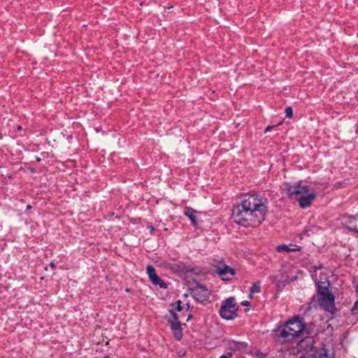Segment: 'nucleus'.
<instances>
[{"label": "nucleus", "mask_w": 358, "mask_h": 358, "mask_svg": "<svg viewBox=\"0 0 358 358\" xmlns=\"http://www.w3.org/2000/svg\"><path fill=\"white\" fill-rule=\"evenodd\" d=\"M266 199L257 194H251L241 203L234 206L232 218L245 227H257L265 220L267 212Z\"/></svg>", "instance_id": "1"}, {"label": "nucleus", "mask_w": 358, "mask_h": 358, "mask_svg": "<svg viewBox=\"0 0 358 358\" xmlns=\"http://www.w3.org/2000/svg\"><path fill=\"white\" fill-rule=\"evenodd\" d=\"M275 336L281 343L290 342L303 335L312 334L310 326L306 327L303 318L299 315L286 321L275 331Z\"/></svg>", "instance_id": "2"}, {"label": "nucleus", "mask_w": 358, "mask_h": 358, "mask_svg": "<svg viewBox=\"0 0 358 358\" xmlns=\"http://www.w3.org/2000/svg\"><path fill=\"white\" fill-rule=\"evenodd\" d=\"M238 306L235 303L234 297H229L222 302L220 310V316L225 320H233L236 317Z\"/></svg>", "instance_id": "3"}, {"label": "nucleus", "mask_w": 358, "mask_h": 358, "mask_svg": "<svg viewBox=\"0 0 358 358\" xmlns=\"http://www.w3.org/2000/svg\"><path fill=\"white\" fill-rule=\"evenodd\" d=\"M309 189V186L301 185V182L287 183L285 185L286 193L292 199L297 200L303 194H307Z\"/></svg>", "instance_id": "4"}, {"label": "nucleus", "mask_w": 358, "mask_h": 358, "mask_svg": "<svg viewBox=\"0 0 358 358\" xmlns=\"http://www.w3.org/2000/svg\"><path fill=\"white\" fill-rule=\"evenodd\" d=\"M317 302L319 305L325 310L334 313L336 310L335 306V298L332 292L324 293V295H317Z\"/></svg>", "instance_id": "5"}, {"label": "nucleus", "mask_w": 358, "mask_h": 358, "mask_svg": "<svg viewBox=\"0 0 358 358\" xmlns=\"http://www.w3.org/2000/svg\"><path fill=\"white\" fill-rule=\"evenodd\" d=\"M192 294L196 301L205 304L210 301V291L200 283L192 289Z\"/></svg>", "instance_id": "6"}, {"label": "nucleus", "mask_w": 358, "mask_h": 358, "mask_svg": "<svg viewBox=\"0 0 358 358\" xmlns=\"http://www.w3.org/2000/svg\"><path fill=\"white\" fill-rule=\"evenodd\" d=\"M315 340L312 334L306 335L297 345L299 351L304 352L308 356H314L315 350L314 347Z\"/></svg>", "instance_id": "7"}, {"label": "nucleus", "mask_w": 358, "mask_h": 358, "mask_svg": "<svg viewBox=\"0 0 358 358\" xmlns=\"http://www.w3.org/2000/svg\"><path fill=\"white\" fill-rule=\"evenodd\" d=\"M170 313L171 317L168 320V322L170 324L171 329L175 338L179 341L182 338L181 322L180 320H181V317L173 310H171Z\"/></svg>", "instance_id": "8"}, {"label": "nucleus", "mask_w": 358, "mask_h": 358, "mask_svg": "<svg viewBox=\"0 0 358 358\" xmlns=\"http://www.w3.org/2000/svg\"><path fill=\"white\" fill-rule=\"evenodd\" d=\"M341 224L350 231L358 233V213L355 216L348 215L342 216Z\"/></svg>", "instance_id": "9"}, {"label": "nucleus", "mask_w": 358, "mask_h": 358, "mask_svg": "<svg viewBox=\"0 0 358 358\" xmlns=\"http://www.w3.org/2000/svg\"><path fill=\"white\" fill-rule=\"evenodd\" d=\"M215 272L223 280H229L232 279L236 274L235 270L226 264L217 266Z\"/></svg>", "instance_id": "10"}, {"label": "nucleus", "mask_w": 358, "mask_h": 358, "mask_svg": "<svg viewBox=\"0 0 358 358\" xmlns=\"http://www.w3.org/2000/svg\"><path fill=\"white\" fill-rule=\"evenodd\" d=\"M225 345L228 350L233 352H244L248 348V344L245 342L230 339L225 341Z\"/></svg>", "instance_id": "11"}, {"label": "nucleus", "mask_w": 358, "mask_h": 358, "mask_svg": "<svg viewBox=\"0 0 358 358\" xmlns=\"http://www.w3.org/2000/svg\"><path fill=\"white\" fill-rule=\"evenodd\" d=\"M315 194L309 189L307 194L301 196L297 200L300 207L306 208L309 207L315 199Z\"/></svg>", "instance_id": "12"}, {"label": "nucleus", "mask_w": 358, "mask_h": 358, "mask_svg": "<svg viewBox=\"0 0 358 358\" xmlns=\"http://www.w3.org/2000/svg\"><path fill=\"white\" fill-rule=\"evenodd\" d=\"M330 282L328 280L318 281L317 283V296L331 292Z\"/></svg>", "instance_id": "13"}, {"label": "nucleus", "mask_w": 358, "mask_h": 358, "mask_svg": "<svg viewBox=\"0 0 358 358\" xmlns=\"http://www.w3.org/2000/svg\"><path fill=\"white\" fill-rule=\"evenodd\" d=\"M195 213L196 211L192 208L187 207L185 208L184 215L191 220L192 224L194 226L197 224Z\"/></svg>", "instance_id": "14"}, {"label": "nucleus", "mask_w": 358, "mask_h": 358, "mask_svg": "<svg viewBox=\"0 0 358 358\" xmlns=\"http://www.w3.org/2000/svg\"><path fill=\"white\" fill-rule=\"evenodd\" d=\"M299 250V247L296 245H278L277 248V250L278 252L285 251V252H289L297 251Z\"/></svg>", "instance_id": "15"}, {"label": "nucleus", "mask_w": 358, "mask_h": 358, "mask_svg": "<svg viewBox=\"0 0 358 358\" xmlns=\"http://www.w3.org/2000/svg\"><path fill=\"white\" fill-rule=\"evenodd\" d=\"M152 283L155 285H159L160 288L166 289L167 284L162 280L157 274L150 278Z\"/></svg>", "instance_id": "16"}, {"label": "nucleus", "mask_w": 358, "mask_h": 358, "mask_svg": "<svg viewBox=\"0 0 358 358\" xmlns=\"http://www.w3.org/2000/svg\"><path fill=\"white\" fill-rule=\"evenodd\" d=\"M146 272L148 275L149 279L157 274L155 267L152 265H148L147 266Z\"/></svg>", "instance_id": "17"}, {"label": "nucleus", "mask_w": 358, "mask_h": 358, "mask_svg": "<svg viewBox=\"0 0 358 358\" xmlns=\"http://www.w3.org/2000/svg\"><path fill=\"white\" fill-rule=\"evenodd\" d=\"M261 292V287L259 282H255L250 288V294L253 293H259Z\"/></svg>", "instance_id": "18"}, {"label": "nucleus", "mask_w": 358, "mask_h": 358, "mask_svg": "<svg viewBox=\"0 0 358 358\" xmlns=\"http://www.w3.org/2000/svg\"><path fill=\"white\" fill-rule=\"evenodd\" d=\"M182 304V301L180 300H178V301H176L174 304H173L172 306L174 307V310L177 312H181L183 309H184V307H182L181 306Z\"/></svg>", "instance_id": "19"}, {"label": "nucleus", "mask_w": 358, "mask_h": 358, "mask_svg": "<svg viewBox=\"0 0 358 358\" xmlns=\"http://www.w3.org/2000/svg\"><path fill=\"white\" fill-rule=\"evenodd\" d=\"M285 113H286V116L287 117H292L293 116V110H292V108L291 106H287L285 108Z\"/></svg>", "instance_id": "20"}, {"label": "nucleus", "mask_w": 358, "mask_h": 358, "mask_svg": "<svg viewBox=\"0 0 358 358\" xmlns=\"http://www.w3.org/2000/svg\"><path fill=\"white\" fill-rule=\"evenodd\" d=\"M323 352H321L319 358H332L331 357L329 356L324 349H323Z\"/></svg>", "instance_id": "21"}, {"label": "nucleus", "mask_w": 358, "mask_h": 358, "mask_svg": "<svg viewBox=\"0 0 358 358\" xmlns=\"http://www.w3.org/2000/svg\"><path fill=\"white\" fill-rule=\"evenodd\" d=\"M358 309V299L355 301V303H354L352 308H351V311L352 312H355V310H357Z\"/></svg>", "instance_id": "22"}, {"label": "nucleus", "mask_w": 358, "mask_h": 358, "mask_svg": "<svg viewBox=\"0 0 358 358\" xmlns=\"http://www.w3.org/2000/svg\"><path fill=\"white\" fill-rule=\"evenodd\" d=\"M232 355L231 352H229L227 355H223L219 358H229Z\"/></svg>", "instance_id": "23"}, {"label": "nucleus", "mask_w": 358, "mask_h": 358, "mask_svg": "<svg viewBox=\"0 0 358 358\" xmlns=\"http://www.w3.org/2000/svg\"><path fill=\"white\" fill-rule=\"evenodd\" d=\"M185 306H186L187 311H191L192 308L191 307V306L189 303H187L185 304Z\"/></svg>", "instance_id": "24"}, {"label": "nucleus", "mask_w": 358, "mask_h": 358, "mask_svg": "<svg viewBox=\"0 0 358 358\" xmlns=\"http://www.w3.org/2000/svg\"><path fill=\"white\" fill-rule=\"evenodd\" d=\"M192 318V315L191 313H189V314L187 315L186 322H188V321H189V320H190Z\"/></svg>", "instance_id": "25"}, {"label": "nucleus", "mask_w": 358, "mask_h": 358, "mask_svg": "<svg viewBox=\"0 0 358 358\" xmlns=\"http://www.w3.org/2000/svg\"><path fill=\"white\" fill-rule=\"evenodd\" d=\"M273 128V126H268L267 127L266 129H265V133L268 132V131H270L271 129H272Z\"/></svg>", "instance_id": "26"}, {"label": "nucleus", "mask_w": 358, "mask_h": 358, "mask_svg": "<svg viewBox=\"0 0 358 358\" xmlns=\"http://www.w3.org/2000/svg\"><path fill=\"white\" fill-rule=\"evenodd\" d=\"M242 305L244 306H247L250 305V303L248 301H244L242 302Z\"/></svg>", "instance_id": "27"}, {"label": "nucleus", "mask_w": 358, "mask_h": 358, "mask_svg": "<svg viewBox=\"0 0 358 358\" xmlns=\"http://www.w3.org/2000/svg\"><path fill=\"white\" fill-rule=\"evenodd\" d=\"M50 266L52 268H55L56 267L55 264L53 263V262H50Z\"/></svg>", "instance_id": "28"}, {"label": "nucleus", "mask_w": 358, "mask_h": 358, "mask_svg": "<svg viewBox=\"0 0 358 358\" xmlns=\"http://www.w3.org/2000/svg\"><path fill=\"white\" fill-rule=\"evenodd\" d=\"M355 292H356L357 294L358 295V282H357V284L355 285Z\"/></svg>", "instance_id": "29"}, {"label": "nucleus", "mask_w": 358, "mask_h": 358, "mask_svg": "<svg viewBox=\"0 0 358 358\" xmlns=\"http://www.w3.org/2000/svg\"><path fill=\"white\" fill-rule=\"evenodd\" d=\"M356 134H358V124L357 125Z\"/></svg>", "instance_id": "30"}, {"label": "nucleus", "mask_w": 358, "mask_h": 358, "mask_svg": "<svg viewBox=\"0 0 358 358\" xmlns=\"http://www.w3.org/2000/svg\"><path fill=\"white\" fill-rule=\"evenodd\" d=\"M21 129H22V127H21V126H18V127H17V129H18V130H20Z\"/></svg>", "instance_id": "31"}, {"label": "nucleus", "mask_w": 358, "mask_h": 358, "mask_svg": "<svg viewBox=\"0 0 358 358\" xmlns=\"http://www.w3.org/2000/svg\"><path fill=\"white\" fill-rule=\"evenodd\" d=\"M179 316L181 317V318L184 316V314H182V315H178Z\"/></svg>", "instance_id": "32"}, {"label": "nucleus", "mask_w": 358, "mask_h": 358, "mask_svg": "<svg viewBox=\"0 0 358 358\" xmlns=\"http://www.w3.org/2000/svg\"><path fill=\"white\" fill-rule=\"evenodd\" d=\"M179 316L181 317V318L184 316V314H182V315H178Z\"/></svg>", "instance_id": "33"}, {"label": "nucleus", "mask_w": 358, "mask_h": 358, "mask_svg": "<svg viewBox=\"0 0 358 358\" xmlns=\"http://www.w3.org/2000/svg\"><path fill=\"white\" fill-rule=\"evenodd\" d=\"M27 208L28 209H29V208H31V206L29 205V206H27Z\"/></svg>", "instance_id": "34"}, {"label": "nucleus", "mask_w": 358, "mask_h": 358, "mask_svg": "<svg viewBox=\"0 0 358 358\" xmlns=\"http://www.w3.org/2000/svg\"><path fill=\"white\" fill-rule=\"evenodd\" d=\"M104 358H110L108 356H106Z\"/></svg>", "instance_id": "35"}, {"label": "nucleus", "mask_w": 358, "mask_h": 358, "mask_svg": "<svg viewBox=\"0 0 358 358\" xmlns=\"http://www.w3.org/2000/svg\"><path fill=\"white\" fill-rule=\"evenodd\" d=\"M94 358H97V357H94Z\"/></svg>", "instance_id": "36"}]
</instances>
